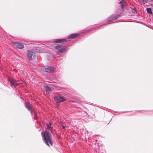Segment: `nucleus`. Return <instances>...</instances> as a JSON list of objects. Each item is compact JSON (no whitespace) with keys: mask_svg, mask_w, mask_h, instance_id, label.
I'll return each mask as SVG.
<instances>
[{"mask_svg":"<svg viewBox=\"0 0 153 153\" xmlns=\"http://www.w3.org/2000/svg\"><path fill=\"white\" fill-rule=\"evenodd\" d=\"M25 106L26 107L28 110L30 111L31 113H33L35 112L32 109L30 104L27 103L25 104Z\"/></svg>","mask_w":153,"mask_h":153,"instance_id":"nucleus-9","label":"nucleus"},{"mask_svg":"<svg viewBox=\"0 0 153 153\" xmlns=\"http://www.w3.org/2000/svg\"><path fill=\"white\" fill-rule=\"evenodd\" d=\"M27 58L30 60L36 59L37 58L36 54L30 50L27 51Z\"/></svg>","mask_w":153,"mask_h":153,"instance_id":"nucleus-3","label":"nucleus"},{"mask_svg":"<svg viewBox=\"0 0 153 153\" xmlns=\"http://www.w3.org/2000/svg\"><path fill=\"white\" fill-rule=\"evenodd\" d=\"M126 5V3H122L121 4V7L122 8H123Z\"/></svg>","mask_w":153,"mask_h":153,"instance_id":"nucleus-17","label":"nucleus"},{"mask_svg":"<svg viewBox=\"0 0 153 153\" xmlns=\"http://www.w3.org/2000/svg\"><path fill=\"white\" fill-rule=\"evenodd\" d=\"M14 46H16L17 48H19V43H14Z\"/></svg>","mask_w":153,"mask_h":153,"instance_id":"nucleus-15","label":"nucleus"},{"mask_svg":"<svg viewBox=\"0 0 153 153\" xmlns=\"http://www.w3.org/2000/svg\"><path fill=\"white\" fill-rule=\"evenodd\" d=\"M41 134L44 142L49 147L52 146L53 143L51 134L47 130L41 132Z\"/></svg>","mask_w":153,"mask_h":153,"instance_id":"nucleus-1","label":"nucleus"},{"mask_svg":"<svg viewBox=\"0 0 153 153\" xmlns=\"http://www.w3.org/2000/svg\"><path fill=\"white\" fill-rule=\"evenodd\" d=\"M146 10L147 11V12L150 14H152V12L151 10V9L150 8H147L146 9Z\"/></svg>","mask_w":153,"mask_h":153,"instance_id":"nucleus-14","label":"nucleus"},{"mask_svg":"<svg viewBox=\"0 0 153 153\" xmlns=\"http://www.w3.org/2000/svg\"><path fill=\"white\" fill-rule=\"evenodd\" d=\"M10 82L12 85L15 87L18 85L19 83L15 79H10L9 80Z\"/></svg>","mask_w":153,"mask_h":153,"instance_id":"nucleus-6","label":"nucleus"},{"mask_svg":"<svg viewBox=\"0 0 153 153\" xmlns=\"http://www.w3.org/2000/svg\"><path fill=\"white\" fill-rule=\"evenodd\" d=\"M79 35V34L77 33H72L68 36V39H74L76 38Z\"/></svg>","mask_w":153,"mask_h":153,"instance_id":"nucleus-8","label":"nucleus"},{"mask_svg":"<svg viewBox=\"0 0 153 153\" xmlns=\"http://www.w3.org/2000/svg\"><path fill=\"white\" fill-rule=\"evenodd\" d=\"M44 88L47 92H49L51 91V88L47 86H44Z\"/></svg>","mask_w":153,"mask_h":153,"instance_id":"nucleus-12","label":"nucleus"},{"mask_svg":"<svg viewBox=\"0 0 153 153\" xmlns=\"http://www.w3.org/2000/svg\"><path fill=\"white\" fill-rule=\"evenodd\" d=\"M54 68L53 67L48 66L44 69V71L47 72H52L54 71Z\"/></svg>","mask_w":153,"mask_h":153,"instance_id":"nucleus-5","label":"nucleus"},{"mask_svg":"<svg viewBox=\"0 0 153 153\" xmlns=\"http://www.w3.org/2000/svg\"><path fill=\"white\" fill-rule=\"evenodd\" d=\"M62 128H65V126H64L63 125H62Z\"/></svg>","mask_w":153,"mask_h":153,"instance_id":"nucleus-19","label":"nucleus"},{"mask_svg":"<svg viewBox=\"0 0 153 153\" xmlns=\"http://www.w3.org/2000/svg\"><path fill=\"white\" fill-rule=\"evenodd\" d=\"M47 128L51 130L52 132L53 130V127L52 126L51 123V122H50L49 124H47Z\"/></svg>","mask_w":153,"mask_h":153,"instance_id":"nucleus-11","label":"nucleus"},{"mask_svg":"<svg viewBox=\"0 0 153 153\" xmlns=\"http://www.w3.org/2000/svg\"><path fill=\"white\" fill-rule=\"evenodd\" d=\"M54 49L57 50V53L58 54L66 52L68 50V48L65 46H62L59 45L56 46Z\"/></svg>","mask_w":153,"mask_h":153,"instance_id":"nucleus-2","label":"nucleus"},{"mask_svg":"<svg viewBox=\"0 0 153 153\" xmlns=\"http://www.w3.org/2000/svg\"><path fill=\"white\" fill-rule=\"evenodd\" d=\"M67 42V40L65 39H60L55 40L53 42L55 43H62Z\"/></svg>","mask_w":153,"mask_h":153,"instance_id":"nucleus-7","label":"nucleus"},{"mask_svg":"<svg viewBox=\"0 0 153 153\" xmlns=\"http://www.w3.org/2000/svg\"><path fill=\"white\" fill-rule=\"evenodd\" d=\"M24 48V45L22 43H20V49H22Z\"/></svg>","mask_w":153,"mask_h":153,"instance_id":"nucleus-16","label":"nucleus"},{"mask_svg":"<svg viewBox=\"0 0 153 153\" xmlns=\"http://www.w3.org/2000/svg\"><path fill=\"white\" fill-rule=\"evenodd\" d=\"M132 12L134 13H135V12H136V10L135 9H132Z\"/></svg>","mask_w":153,"mask_h":153,"instance_id":"nucleus-18","label":"nucleus"},{"mask_svg":"<svg viewBox=\"0 0 153 153\" xmlns=\"http://www.w3.org/2000/svg\"><path fill=\"white\" fill-rule=\"evenodd\" d=\"M117 18L115 16V15H112L109 17L108 18V21L109 22L113 21L114 19H116Z\"/></svg>","mask_w":153,"mask_h":153,"instance_id":"nucleus-10","label":"nucleus"},{"mask_svg":"<svg viewBox=\"0 0 153 153\" xmlns=\"http://www.w3.org/2000/svg\"><path fill=\"white\" fill-rule=\"evenodd\" d=\"M54 99L57 101L56 102L59 103L65 100V99L62 97H55Z\"/></svg>","mask_w":153,"mask_h":153,"instance_id":"nucleus-4","label":"nucleus"},{"mask_svg":"<svg viewBox=\"0 0 153 153\" xmlns=\"http://www.w3.org/2000/svg\"><path fill=\"white\" fill-rule=\"evenodd\" d=\"M148 0H138L139 1L141 4H144L147 3Z\"/></svg>","mask_w":153,"mask_h":153,"instance_id":"nucleus-13","label":"nucleus"}]
</instances>
